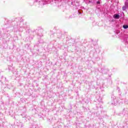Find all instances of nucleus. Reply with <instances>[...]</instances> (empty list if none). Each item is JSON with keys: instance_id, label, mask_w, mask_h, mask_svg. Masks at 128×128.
<instances>
[{"instance_id": "obj_1", "label": "nucleus", "mask_w": 128, "mask_h": 128, "mask_svg": "<svg viewBox=\"0 0 128 128\" xmlns=\"http://www.w3.org/2000/svg\"><path fill=\"white\" fill-rule=\"evenodd\" d=\"M126 8H128V0H127L125 2V5L122 6V10H126Z\"/></svg>"}, {"instance_id": "obj_4", "label": "nucleus", "mask_w": 128, "mask_h": 128, "mask_svg": "<svg viewBox=\"0 0 128 128\" xmlns=\"http://www.w3.org/2000/svg\"><path fill=\"white\" fill-rule=\"evenodd\" d=\"M97 4H100V2H98Z\"/></svg>"}, {"instance_id": "obj_2", "label": "nucleus", "mask_w": 128, "mask_h": 128, "mask_svg": "<svg viewBox=\"0 0 128 128\" xmlns=\"http://www.w3.org/2000/svg\"><path fill=\"white\" fill-rule=\"evenodd\" d=\"M114 18H116V20H118V18H120V15L118 14H114Z\"/></svg>"}, {"instance_id": "obj_3", "label": "nucleus", "mask_w": 128, "mask_h": 128, "mask_svg": "<svg viewBox=\"0 0 128 128\" xmlns=\"http://www.w3.org/2000/svg\"><path fill=\"white\" fill-rule=\"evenodd\" d=\"M123 28H124L126 29L128 28V25H124Z\"/></svg>"}]
</instances>
